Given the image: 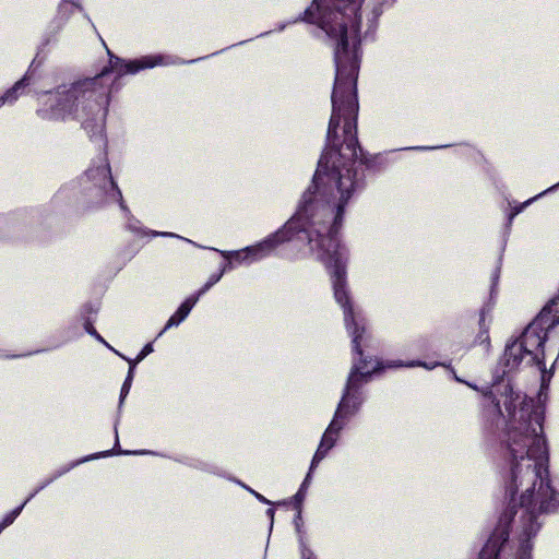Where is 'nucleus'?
I'll return each mask as SVG.
<instances>
[{
  "label": "nucleus",
  "instance_id": "obj_1",
  "mask_svg": "<svg viewBox=\"0 0 559 559\" xmlns=\"http://www.w3.org/2000/svg\"><path fill=\"white\" fill-rule=\"evenodd\" d=\"M502 377L516 370L506 364ZM542 371V384L537 401L514 391L511 383L495 380L493 388L500 394L504 418L501 432V451L506 462L503 474L508 510L479 554V559H531L532 544L540 525L537 518L542 513L559 509V492L549 478V451L543 432L545 402L550 377L544 371L545 364L533 362ZM499 379V376H496ZM499 408L500 400L495 402Z\"/></svg>",
  "mask_w": 559,
  "mask_h": 559
},
{
  "label": "nucleus",
  "instance_id": "obj_2",
  "mask_svg": "<svg viewBox=\"0 0 559 559\" xmlns=\"http://www.w3.org/2000/svg\"><path fill=\"white\" fill-rule=\"evenodd\" d=\"M357 188L356 173L336 166L335 162L328 163V155H322L312 186L304 193L297 213L283 228L247 249L253 263L269 257L286 241L307 240L312 253L330 272L334 298L343 308L346 330L360 354L358 322L365 318L350 304L345 271L347 252L336 238L344 207Z\"/></svg>",
  "mask_w": 559,
  "mask_h": 559
},
{
  "label": "nucleus",
  "instance_id": "obj_3",
  "mask_svg": "<svg viewBox=\"0 0 559 559\" xmlns=\"http://www.w3.org/2000/svg\"><path fill=\"white\" fill-rule=\"evenodd\" d=\"M109 56V66L98 75L79 81L69 87L60 86L55 92L39 93L38 116L46 120H80L82 127L91 133V139L97 141L99 147H105V118L116 81L126 74L173 63L170 57L162 55L144 56L129 61Z\"/></svg>",
  "mask_w": 559,
  "mask_h": 559
},
{
  "label": "nucleus",
  "instance_id": "obj_4",
  "mask_svg": "<svg viewBox=\"0 0 559 559\" xmlns=\"http://www.w3.org/2000/svg\"><path fill=\"white\" fill-rule=\"evenodd\" d=\"M334 49L335 81L332 92V115L322 155L328 163L356 173L361 155L357 140V78L361 57L360 37H330Z\"/></svg>",
  "mask_w": 559,
  "mask_h": 559
},
{
  "label": "nucleus",
  "instance_id": "obj_5",
  "mask_svg": "<svg viewBox=\"0 0 559 559\" xmlns=\"http://www.w3.org/2000/svg\"><path fill=\"white\" fill-rule=\"evenodd\" d=\"M366 333V322L365 320H361V322H358V334L360 335L358 342L360 354L353 347V352L356 356H354L352 370L347 378V382L343 391L342 399L335 411L334 417L324 431L319 448L313 455L311 469H314L316 466L325 457L328 452L334 447L341 430L345 427L350 417H353L359 411L364 403V396L360 391L361 386L369 381L372 373L383 368L380 361L377 359L367 360L361 358V344ZM352 344L354 345L353 342Z\"/></svg>",
  "mask_w": 559,
  "mask_h": 559
},
{
  "label": "nucleus",
  "instance_id": "obj_6",
  "mask_svg": "<svg viewBox=\"0 0 559 559\" xmlns=\"http://www.w3.org/2000/svg\"><path fill=\"white\" fill-rule=\"evenodd\" d=\"M555 338L559 341V296L552 298L543 308L519 337L507 344L506 364L511 369L521 362L542 364L545 358V342Z\"/></svg>",
  "mask_w": 559,
  "mask_h": 559
},
{
  "label": "nucleus",
  "instance_id": "obj_7",
  "mask_svg": "<svg viewBox=\"0 0 559 559\" xmlns=\"http://www.w3.org/2000/svg\"><path fill=\"white\" fill-rule=\"evenodd\" d=\"M364 0H313L305 11V20L319 26L326 35H355Z\"/></svg>",
  "mask_w": 559,
  "mask_h": 559
},
{
  "label": "nucleus",
  "instance_id": "obj_8",
  "mask_svg": "<svg viewBox=\"0 0 559 559\" xmlns=\"http://www.w3.org/2000/svg\"><path fill=\"white\" fill-rule=\"evenodd\" d=\"M85 178L91 183L88 189L96 198L99 199V201L103 202L107 199L118 200L120 202V207L126 213H129V210L122 201L121 191L111 178L110 168L105 155L100 158L99 164L96 167H92L86 171Z\"/></svg>",
  "mask_w": 559,
  "mask_h": 559
},
{
  "label": "nucleus",
  "instance_id": "obj_9",
  "mask_svg": "<svg viewBox=\"0 0 559 559\" xmlns=\"http://www.w3.org/2000/svg\"><path fill=\"white\" fill-rule=\"evenodd\" d=\"M78 463H73L71 464L68 468L57 473L53 477H51L50 479L44 481L38 488H36L28 497L27 499L21 504L17 508H15L14 510H12L11 512H9L8 514L4 515V518L2 519V521L0 522V532L2 530H4L5 527H8L9 525H11L14 520L20 515V513L22 512V510L24 509V507L26 506V503L33 499L40 490H43L47 485H49L53 479H56L57 477L61 476L63 473L68 472L70 468L74 467Z\"/></svg>",
  "mask_w": 559,
  "mask_h": 559
},
{
  "label": "nucleus",
  "instance_id": "obj_10",
  "mask_svg": "<svg viewBox=\"0 0 559 559\" xmlns=\"http://www.w3.org/2000/svg\"><path fill=\"white\" fill-rule=\"evenodd\" d=\"M198 300L199 298L197 296H191L187 298L180 305L177 311L169 318L164 330L159 333V335L167 329L179 325L188 317V314L190 313V311L192 310Z\"/></svg>",
  "mask_w": 559,
  "mask_h": 559
},
{
  "label": "nucleus",
  "instance_id": "obj_11",
  "mask_svg": "<svg viewBox=\"0 0 559 559\" xmlns=\"http://www.w3.org/2000/svg\"><path fill=\"white\" fill-rule=\"evenodd\" d=\"M31 80H32V72L31 70H28L26 72V74L20 80L17 81L12 88L8 90L3 96L0 97V107L3 106L4 104L9 103V104H12L14 103L17 97H19V92L25 87L26 85H28L31 83Z\"/></svg>",
  "mask_w": 559,
  "mask_h": 559
},
{
  "label": "nucleus",
  "instance_id": "obj_12",
  "mask_svg": "<svg viewBox=\"0 0 559 559\" xmlns=\"http://www.w3.org/2000/svg\"><path fill=\"white\" fill-rule=\"evenodd\" d=\"M211 249L219 252L225 259H231L234 261V266L252 263L247 247L236 251H223L214 248Z\"/></svg>",
  "mask_w": 559,
  "mask_h": 559
},
{
  "label": "nucleus",
  "instance_id": "obj_13",
  "mask_svg": "<svg viewBox=\"0 0 559 559\" xmlns=\"http://www.w3.org/2000/svg\"><path fill=\"white\" fill-rule=\"evenodd\" d=\"M479 329H480V331L476 337V343L479 345H484L485 349L488 350L489 346H490L489 333H488L489 324L486 322L485 312H481V314H480Z\"/></svg>",
  "mask_w": 559,
  "mask_h": 559
},
{
  "label": "nucleus",
  "instance_id": "obj_14",
  "mask_svg": "<svg viewBox=\"0 0 559 559\" xmlns=\"http://www.w3.org/2000/svg\"><path fill=\"white\" fill-rule=\"evenodd\" d=\"M76 9H80L79 0H61L58 13L62 17H67L69 14L73 13Z\"/></svg>",
  "mask_w": 559,
  "mask_h": 559
},
{
  "label": "nucleus",
  "instance_id": "obj_15",
  "mask_svg": "<svg viewBox=\"0 0 559 559\" xmlns=\"http://www.w3.org/2000/svg\"><path fill=\"white\" fill-rule=\"evenodd\" d=\"M133 381V366L129 368L128 376L122 384L121 392H120V400H119V406L121 407L124 399L130 392L131 384Z\"/></svg>",
  "mask_w": 559,
  "mask_h": 559
},
{
  "label": "nucleus",
  "instance_id": "obj_16",
  "mask_svg": "<svg viewBox=\"0 0 559 559\" xmlns=\"http://www.w3.org/2000/svg\"><path fill=\"white\" fill-rule=\"evenodd\" d=\"M222 278V273L212 274L207 282L203 285V287L195 295L198 298L202 296L205 292H207L213 285H215Z\"/></svg>",
  "mask_w": 559,
  "mask_h": 559
},
{
  "label": "nucleus",
  "instance_id": "obj_17",
  "mask_svg": "<svg viewBox=\"0 0 559 559\" xmlns=\"http://www.w3.org/2000/svg\"><path fill=\"white\" fill-rule=\"evenodd\" d=\"M299 545L301 559H317L314 554L307 547L305 538L300 537Z\"/></svg>",
  "mask_w": 559,
  "mask_h": 559
},
{
  "label": "nucleus",
  "instance_id": "obj_18",
  "mask_svg": "<svg viewBox=\"0 0 559 559\" xmlns=\"http://www.w3.org/2000/svg\"><path fill=\"white\" fill-rule=\"evenodd\" d=\"M85 330L88 334H91L92 336H94L98 342L103 343L105 346H107L108 348L110 349H114L98 333L97 331L94 329V326L87 322L85 324Z\"/></svg>",
  "mask_w": 559,
  "mask_h": 559
},
{
  "label": "nucleus",
  "instance_id": "obj_19",
  "mask_svg": "<svg viewBox=\"0 0 559 559\" xmlns=\"http://www.w3.org/2000/svg\"><path fill=\"white\" fill-rule=\"evenodd\" d=\"M400 366H403V364L389 365L388 367H400ZM404 366L405 367L421 366V367H425L427 369H433L437 366V364L427 365V364L418 361V360H413V361H409L407 364H404Z\"/></svg>",
  "mask_w": 559,
  "mask_h": 559
},
{
  "label": "nucleus",
  "instance_id": "obj_20",
  "mask_svg": "<svg viewBox=\"0 0 559 559\" xmlns=\"http://www.w3.org/2000/svg\"><path fill=\"white\" fill-rule=\"evenodd\" d=\"M153 345L151 343L146 344L142 349L141 352L139 353V355L136 356L135 358V362H140L141 360H143L147 355H150L152 352H153Z\"/></svg>",
  "mask_w": 559,
  "mask_h": 559
},
{
  "label": "nucleus",
  "instance_id": "obj_21",
  "mask_svg": "<svg viewBox=\"0 0 559 559\" xmlns=\"http://www.w3.org/2000/svg\"><path fill=\"white\" fill-rule=\"evenodd\" d=\"M301 520H302V519H301V510L299 509V510H298V513H297V515H296V518H295V521H294V522H295V526H296V531H297V533H298V535H299V538H300V537H302V538H304V533H302V531H301Z\"/></svg>",
  "mask_w": 559,
  "mask_h": 559
},
{
  "label": "nucleus",
  "instance_id": "obj_22",
  "mask_svg": "<svg viewBox=\"0 0 559 559\" xmlns=\"http://www.w3.org/2000/svg\"><path fill=\"white\" fill-rule=\"evenodd\" d=\"M234 267V261L231 259H226V262L221 265L218 273H222L223 276L227 271L233 270Z\"/></svg>",
  "mask_w": 559,
  "mask_h": 559
},
{
  "label": "nucleus",
  "instance_id": "obj_23",
  "mask_svg": "<svg viewBox=\"0 0 559 559\" xmlns=\"http://www.w3.org/2000/svg\"><path fill=\"white\" fill-rule=\"evenodd\" d=\"M313 469H311V467L309 468V472L305 478V480L302 481L300 488H302V491L306 492L307 491V488H308V485L311 480V474H312Z\"/></svg>",
  "mask_w": 559,
  "mask_h": 559
},
{
  "label": "nucleus",
  "instance_id": "obj_24",
  "mask_svg": "<svg viewBox=\"0 0 559 559\" xmlns=\"http://www.w3.org/2000/svg\"><path fill=\"white\" fill-rule=\"evenodd\" d=\"M313 469H311V467L309 468V472L305 478V480L302 481L300 488H302V491L306 492L307 491V488H308V485L311 480V474H312Z\"/></svg>",
  "mask_w": 559,
  "mask_h": 559
},
{
  "label": "nucleus",
  "instance_id": "obj_25",
  "mask_svg": "<svg viewBox=\"0 0 559 559\" xmlns=\"http://www.w3.org/2000/svg\"><path fill=\"white\" fill-rule=\"evenodd\" d=\"M305 497H306V492L302 491V488H299V490L295 495V500L298 503V506H300V503L304 501Z\"/></svg>",
  "mask_w": 559,
  "mask_h": 559
},
{
  "label": "nucleus",
  "instance_id": "obj_26",
  "mask_svg": "<svg viewBox=\"0 0 559 559\" xmlns=\"http://www.w3.org/2000/svg\"><path fill=\"white\" fill-rule=\"evenodd\" d=\"M151 234H152L153 236L179 237L178 235L173 234V233H157V231H152Z\"/></svg>",
  "mask_w": 559,
  "mask_h": 559
},
{
  "label": "nucleus",
  "instance_id": "obj_27",
  "mask_svg": "<svg viewBox=\"0 0 559 559\" xmlns=\"http://www.w3.org/2000/svg\"><path fill=\"white\" fill-rule=\"evenodd\" d=\"M117 355H119L120 357H122L123 359H126L128 362H129V368L131 366H133V369L135 368L136 364L135 362V359L134 360H131V359H128L127 357H124L123 355H121L120 353H118L117 350L112 349Z\"/></svg>",
  "mask_w": 559,
  "mask_h": 559
},
{
  "label": "nucleus",
  "instance_id": "obj_28",
  "mask_svg": "<svg viewBox=\"0 0 559 559\" xmlns=\"http://www.w3.org/2000/svg\"><path fill=\"white\" fill-rule=\"evenodd\" d=\"M138 225H139L138 221H132V222L128 223V228L131 229V230L138 231L139 230V226Z\"/></svg>",
  "mask_w": 559,
  "mask_h": 559
},
{
  "label": "nucleus",
  "instance_id": "obj_29",
  "mask_svg": "<svg viewBox=\"0 0 559 559\" xmlns=\"http://www.w3.org/2000/svg\"><path fill=\"white\" fill-rule=\"evenodd\" d=\"M254 497L260 500L261 502H264V503H270L269 500H266L262 495H260L259 492L254 491V490H250Z\"/></svg>",
  "mask_w": 559,
  "mask_h": 559
},
{
  "label": "nucleus",
  "instance_id": "obj_30",
  "mask_svg": "<svg viewBox=\"0 0 559 559\" xmlns=\"http://www.w3.org/2000/svg\"><path fill=\"white\" fill-rule=\"evenodd\" d=\"M552 189H555V187H551L550 189H548V190H546V191H544V192L539 193V194L537 195V198H538V197H540V195H543V194H545L546 192H548V191H550V190H552ZM535 199H536V197H535V198H533V199L527 200L525 203H523V204H522V207H524L525 205L530 204V203H531V202H533Z\"/></svg>",
  "mask_w": 559,
  "mask_h": 559
},
{
  "label": "nucleus",
  "instance_id": "obj_31",
  "mask_svg": "<svg viewBox=\"0 0 559 559\" xmlns=\"http://www.w3.org/2000/svg\"><path fill=\"white\" fill-rule=\"evenodd\" d=\"M266 514L271 518V521L273 522V518H274V510L273 509H269L266 511Z\"/></svg>",
  "mask_w": 559,
  "mask_h": 559
},
{
  "label": "nucleus",
  "instance_id": "obj_32",
  "mask_svg": "<svg viewBox=\"0 0 559 559\" xmlns=\"http://www.w3.org/2000/svg\"><path fill=\"white\" fill-rule=\"evenodd\" d=\"M484 395L488 396L489 399H491V397H493V391L492 390L486 391V392H484Z\"/></svg>",
  "mask_w": 559,
  "mask_h": 559
},
{
  "label": "nucleus",
  "instance_id": "obj_33",
  "mask_svg": "<svg viewBox=\"0 0 559 559\" xmlns=\"http://www.w3.org/2000/svg\"><path fill=\"white\" fill-rule=\"evenodd\" d=\"M109 455V452H102L99 454L93 455L92 457H99V456H107Z\"/></svg>",
  "mask_w": 559,
  "mask_h": 559
},
{
  "label": "nucleus",
  "instance_id": "obj_34",
  "mask_svg": "<svg viewBox=\"0 0 559 559\" xmlns=\"http://www.w3.org/2000/svg\"><path fill=\"white\" fill-rule=\"evenodd\" d=\"M115 430L117 431V427H115ZM119 443V440H118V436L116 435V445H118Z\"/></svg>",
  "mask_w": 559,
  "mask_h": 559
},
{
  "label": "nucleus",
  "instance_id": "obj_35",
  "mask_svg": "<svg viewBox=\"0 0 559 559\" xmlns=\"http://www.w3.org/2000/svg\"><path fill=\"white\" fill-rule=\"evenodd\" d=\"M418 150H430L431 147H425V146H421V147H417Z\"/></svg>",
  "mask_w": 559,
  "mask_h": 559
},
{
  "label": "nucleus",
  "instance_id": "obj_36",
  "mask_svg": "<svg viewBox=\"0 0 559 559\" xmlns=\"http://www.w3.org/2000/svg\"><path fill=\"white\" fill-rule=\"evenodd\" d=\"M522 209H523L522 206H521V209H518V210L515 211V214H519V213L521 212V210H522Z\"/></svg>",
  "mask_w": 559,
  "mask_h": 559
},
{
  "label": "nucleus",
  "instance_id": "obj_37",
  "mask_svg": "<svg viewBox=\"0 0 559 559\" xmlns=\"http://www.w3.org/2000/svg\"><path fill=\"white\" fill-rule=\"evenodd\" d=\"M522 209H523L522 206H521V209H518V210L515 211V214H519V213L521 212V210H522Z\"/></svg>",
  "mask_w": 559,
  "mask_h": 559
},
{
  "label": "nucleus",
  "instance_id": "obj_38",
  "mask_svg": "<svg viewBox=\"0 0 559 559\" xmlns=\"http://www.w3.org/2000/svg\"><path fill=\"white\" fill-rule=\"evenodd\" d=\"M522 209H523L522 206H521V209H518V210L515 211V214H519V213L521 212V210H522Z\"/></svg>",
  "mask_w": 559,
  "mask_h": 559
}]
</instances>
